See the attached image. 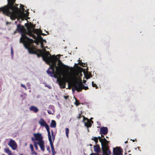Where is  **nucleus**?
Here are the masks:
<instances>
[{
    "mask_svg": "<svg viewBox=\"0 0 155 155\" xmlns=\"http://www.w3.org/2000/svg\"><path fill=\"white\" fill-rule=\"evenodd\" d=\"M51 133H52L51 134H52V137L53 139L54 138V137L53 135V132L52 130H51Z\"/></svg>",
    "mask_w": 155,
    "mask_h": 155,
    "instance_id": "obj_38",
    "label": "nucleus"
},
{
    "mask_svg": "<svg viewBox=\"0 0 155 155\" xmlns=\"http://www.w3.org/2000/svg\"><path fill=\"white\" fill-rule=\"evenodd\" d=\"M46 86L48 88H49V89H51V86H49V85H46Z\"/></svg>",
    "mask_w": 155,
    "mask_h": 155,
    "instance_id": "obj_43",
    "label": "nucleus"
},
{
    "mask_svg": "<svg viewBox=\"0 0 155 155\" xmlns=\"http://www.w3.org/2000/svg\"><path fill=\"white\" fill-rule=\"evenodd\" d=\"M109 142H104L101 144V149L102 151H107L109 153H111L108 147Z\"/></svg>",
    "mask_w": 155,
    "mask_h": 155,
    "instance_id": "obj_6",
    "label": "nucleus"
},
{
    "mask_svg": "<svg viewBox=\"0 0 155 155\" xmlns=\"http://www.w3.org/2000/svg\"><path fill=\"white\" fill-rule=\"evenodd\" d=\"M75 88H74V87L72 89L73 92L74 93V90Z\"/></svg>",
    "mask_w": 155,
    "mask_h": 155,
    "instance_id": "obj_44",
    "label": "nucleus"
},
{
    "mask_svg": "<svg viewBox=\"0 0 155 155\" xmlns=\"http://www.w3.org/2000/svg\"><path fill=\"white\" fill-rule=\"evenodd\" d=\"M48 109H50L51 110H52L53 111H54V106L53 105H50L49 106Z\"/></svg>",
    "mask_w": 155,
    "mask_h": 155,
    "instance_id": "obj_26",
    "label": "nucleus"
},
{
    "mask_svg": "<svg viewBox=\"0 0 155 155\" xmlns=\"http://www.w3.org/2000/svg\"><path fill=\"white\" fill-rule=\"evenodd\" d=\"M56 126V123L55 120H52L50 126L52 128H55Z\"/></svg>",
    "mask_w": 155,
    "mask_h": 155,
    "instance_id": "obj_15",
    "label": "nucleus"
},
{
    "mask_svg": "<svg viewBox=\"0 0 155 155\" xmlns=\"http://www.w3.org/2000/svg\"><path fill=\"white\" fill-rule=\"evenodd\" d=\"M38 142H36L35 141H34V145H38V144L39 146H40L41 149L42 150V151H44L45 150L44 148V143H39V141H38Z\"/></svg>",
    "mask_w": 155,
    "mask_h": 155,
    "instance_id": "obj_11",
    "label": "nucleus"
},
{
    "mask_svg": "<svg viewBox=\"0 0 155 155\" xmlns=\"http://www.w3.org/2000/svg\"><path fill=\"white\" fill-rule=\"evenodd\" d=\"M31 140H32L34 142V141H35V138H34L33 137H32L31 138Z\"/></svg>",
    "mask_w": 155,
    "mask_h": 155,
    "instance_id": "obj_41",
    "label": "nucleus"
},
{
    "mask_svg": "<svg viewBox=\"0 0 155 155\" xmlns=\"http://www.w3.org/2000/svg\"><path fill=\"white\" fill-rule=\"evenodd\" d=\"M29 110L35 113H37L39 110L38 108L35 106H31L29 108Z\"/></svg>",
    "mask_w": 155,
    "mask_h": 155,
    "instance_id": "obj_13",
    "label": "nucleus"
},
{
    "mask_svg": "<svg viewBox=\"0 0 155 155\" xmlns=\"http://www.w3.org/2000/svg\"><path fill=\"white\" fill-rule=\"evenodd\" d=\"M89 145H90V146H92V144H90Z\"/></svg>",
    "mask_w": 155,
    "mask_h": 155,
    "instance_id": "obj_51",
    "label": "nucleus"
},
{
    "mask_svg": "<svg viewBox=\"0 0 155 155\" xmlns=\"http://www.w3.org/2000/svg\"><path fill=\"white\" fill-rule=\"evenodd\" d=\"M38 123L41 126L43 127H45L47 125H48L42 118H41L40 119Z\"/></svg>",
    "mask_w": 155,
    "mask_h": 155,
    "instance_id": "obj_14",
    "label": "nucleus"
},
{
    "mask_svg": "<svg viewBox=\"0 0 155 155\" xmlns=\"http://www.w3.org/2000/svg\"><path fill=\"white\" fill-rule=\"evenodd\" d=\"M16 31L21 34L20 43L23 44L25 48L28 50L30 54H36L38 57H42L43 60L50 66L47 71V74L56 79L57 83L58 82V54L56 56L54 55L52 56L46 51L44 53L41 50L31 46L33 43V40L25 35L26 30L24 26L20 24L17 25Z\"/></svg>",
    "mask_w": 155,
    "mask_h": 155,
    "instance_id": "obj_1",
    "label": "nucleus"
},
{
    "mask_svg": "<svg viewBox=\"0 0 155 155\" xmlns=\"http://www.w3.org/2000/svg\"><path fill=\"white\" fill-rule=\"evenodd\" d=\"M68 97H64L65 99H66H66H68Z\"/></svg>",
    "mask_w": 155,
    "mask_h": 155,
    "instance_id": "obj_50",
    "label": "nucleus"
},
{
    "mask_svg": "<svg viewBox=\"0 0 155 155\" xmlns=\"http://www.w3.org/2000/svg\"><path fill=\"white\" fill-rule=\"evenodd\" d=\"M50 143V144L51 145V149L52 151H53L54 150V148L53 145V143L52 142V140L49 141Z\"/></svg>",
    "mask_w": 155,
    "mask_h": 155,
    "instance_id": "obj_18",
    "label": "nucleus"
},
{
    "mask_svg": "<svg viewBox=\"0 0 155 155\" xmlns=\"http://www.w3.org/2000/svg\"><path fill=\"white\" fill-rule=\"evenodd\" d=\"M90 155H99V154L97 153H92L90 154Z\"/></svg>",
    "mask_w": 155,
    "mask_h": 155,
    "instance_id": "obj_32",
    "label": "nucleus"
},
{
    "mask_svg": "<svg viewBox=\"0 0 155 155\" xmlns=\"http://www.w3.org/2000/svg\"><path fill=\"white\" fill-rule=\"evenodd\" d=\"M97 138H98V139H99V140H100V139H101V138H102L101 137H100V136L98 137Z\"/></svg>",
    "mask_w": 155,
    "mask_h": 155,
    "instance_id": "obj_45",
    "label": "nucleus"
},
{
    "mask_svg": "<svg viewBox=\"0 0 155 155\" xmlns=\"http://www.w3.org/2000/svg\"><path fill=\"white\" fill-rule=\"evenodd\" d=\"M69 133V129L68 128H66L65 129V133L66 134V136L68 138V134Z\"/></svg>",
    "mask_w": 155,
    "mask_h": 155,
    "instance_id": "obj_19",
    "label": "nucleus"
},
{
    "mask_svg": "<svg viewBox=\"0 0 155 155\" xmlns=\"http://www.w3.org/2000/svg\"><path fill=\"white\" fill-rule=\"evenodd\" d=\"M45 127L46 129V130H47L48 132H50L49 127L48 124Z\"/></svg>",
    "mask_w": 155,
    "mask_h": 155,
    "instance_id": "obj_27",
    "label": "nucleus"
},
{
    "mask_svg": "<svg viewBox=\"0 0 155 155\" xmlns=\"http://www.w3.org/2000/svg\"><path fill=\"white\" fill-rule=\"evenodd\" d=\"M94 149L95 152L99 154L101 150L100 146L99 145L97 144L96 145L94 146Z\"/></svg>",
    "mask_w": 155,
    "mask_h": 155,
    "instance_id": "obj_12",
    "label": "nucleus"
},
{
    "mask_svg": "<svg viewBox=\"0 0 155 155\" xmlns=\"http://www.w3.org/2000/svg\"><path fill=\"white\" fill-rule=\"evenodd\" d=\"M31 154H35V155H37V153L35 151L34 149L32 150H31Z\"/></svg>",
    "mask_w": 155,
    "mask_h": 155,
    "instance_id": "obj_25",
    "label": "nucleus"
},
{
    "mask_svg": "<svg viewBox=\"0 0 155 155\" xmlns=\"http://www.w3.org/2000/svg\"><path fill=\"white\" fill-rule=\"evenodd\" d=\"M20 155H23L22 154H21Z\"/></svg>",
    "mask_w": 155,
    "mask_h": 155,
    "instance_id": "obj_54",
    "label": "nucleus"
},
{
    "mask_svg": "<svg viewBox=\"0 0 155 155\" xmlns=\"http://www.w3.org/2000/svg\"><path fill=\"white\" fill-rule=\"evenodd\" d=\"M74 87L75 90L77 91L78 92L82 90V83H78L74 85Z\"/></svg>",
    "mask_w": 155,
    "mask_h": 155,
    "instance_id": "obj_10",
    "label": "nucleus"
},
{
    "mask_svg": "<svg viewBox=\"0 0 155 155\" xmlns=\"http://www.w3.org/2000/svg\"><path fill=\"white\" fill-rule=\"evenodd\" d=\"M88 130V132H89V129H88V130Z\"/></svg>",
    "mask_w": 155,
    "mask_h": 155,
    "instance_id": "obj_55",
    "label": "nucleus"
},
{
    "mask_svg": "<svg viewBox=\"0 0 155 155\" xmlns=\"http://www.w3.org/2000/svg\"><path fill=\"white\" fill-rule=\"evenodd\" d=\"M47 150H48L49 152H51L50 147L49 146L47 147Z\"/></svg>",
    "mask_w": 155,
    "mask_h": 155,
    "instance_id": "obj_37",
    "label": "nucleus"
},
{
    "mask_svg": "<svg viewBox=\"0 0 155 155\" xmlns=\"http://www.w3.org/2000/svg\"><path fill=\"white\" fill-rule=\"evenodd\" d=\"M103 139V143L104 142H109L108 141H107V140L104 137V138H102Z\"/></svg>",
    "mask_w": 155,
    "mask_h": 155,
    "instance_id": "obj_33",
    "label": "nucleus"
},
{
    "mask_svg": "<svg viewBox=\"0 0 155 155\" xmlns=\"http://www.w3.org/2000/svg\"><path fill=\"white\" fill-rule=\"evenodd\" d=\"M21 87L24 88L25 89H26V90L27 89V88H26V86L22 84H21Z\"/></svg>",
    "mask_w": 155,
    "mask_h": 155,
    "instance_id": "obj_34",
    "label": "nucleus"
},
{
    "mask_svg": "<svg viewBox=\"0 0 155 155\" xmlns=\"http://www.w3.org/2000/svg\"><path fill=\"white\" fill-rule=\"evenodd\" d=\"M26 144H26V143H25V145H26Z\"/></svg>",
    "mask_w": 155,
    "mask_h": 155,
    "instance_id": "obj_57",
    "label": "nucleus"
},
{
    "mask_svg": "<svg viewBox=\"0 0 155 155\" xmlns=\"http://www.w3.org/2000/svg\"><path fill=\"white\" fill-rule=\"evenodd\" d=\"M92 86L94 87H96V88H97V85L96 84L94 83V82L93 81L92 82Z\"/></svg>",
    "mask_w": 155,
    "mask_h": 155,
    "instance_id": "obj_29",
    "label": "nucleus"
},
{
    "mask_svg": "<svg viewBox=\"0 0 155 155\" xmlns=\"http://www.w3.org/2000/svg\"><path fill=\"white\" fill-rule=\"evenodd\" d=\"M64 97H69L68 96H64Z\"/></svg>",
    "mask_w": 155,
    "mask_h": 155,
    "instance_id": "obj_49",
    "label": "nucleus"
},
{
    "mask_svg": "<svg viewBox=\"0 0 155 155\" xmlns=\"http://www.w3.org/2000/svg\"><path fill=\"white\" fill-rule=\"evenodd\" d=\"M75 100V104L76 106H78L80 104V103L79 102V101L78 100L76 97H74Z\"/></svg>",
    "mask_w": 155,
    "mask_h": 155,
    "instance_id": "obj_20",
    "label": "nucleus"
},
{
    "mask_svg": "<svg viewBox=\"0 0 155 155\" xmlns=\"http://www.w3.org/2000/svg\"><path fill=\"white\" fill-rule=\"evenodd\" d=\"M81 66L82 67H86V64L85 63H81Z\"/></svg>",
    "mask_w": 155,
    "mask_h": 155,
    "instance_id": "obj_31",
    "label": "nucleus"
},
{
    "mask_svg": "<svg viewBox=\"0 0 155 155\" xmlns=\"http://www.w3.org/2000/svg\"><path fill=\"white\" fill-rule=\"evenodd\" d=\"M8 4L0 8V13L10 17L12 20L17 18L21 11L18 7V4L15 3L16 0H7Z\"/></svg>",
    "mask_w": 155,
    "mask_h": 155,
    "instance_id": "obj_2",
    "label": "nucleus"
},
{
    "mask_svg": "<svg viewBox=\"0 0 155 155\" xmlns=\"http://www.w3.org/2000/svg\"><path fill=\"white\" fill-rule=\"evenodd\" d=\"M8 145L13 150H15L17 148V145L16 143L14 140L12 139L8 143Z\"/></svg>",
    "mask_w": 155,
    "mask_h": 155,
    "instance_id": "obj_7",
    "label": "nucleus"
},
{
    "mask_svg": "<svg viewBox=\"0 0 155 155\" xmlns=\"http://www.w3.org/2000/svg\"><path fill=\"white\" fill-rule=\"evenodd\" d=\"M33 135L35 138V140L36 141H39V143H44V141L43 140V137L41 134L39 133H34Z\"/></svg>",
    "mask_w": 155,
    "mask_h": 155,
    "instance_id": "obj_4",
    "label": "nucleus"
},
{
    "mask_svg": "<svg viewBox=\"0 0 155 155\" xmlns=\"http://www.w3.org/2000/svg\"><path fill=\"white\" fill-rule=\"evenodd\" d=\"M127 142V141H126V142H125V143H126Z\"/></svg>",
    "mask_w": 155,
    "mask_h": 155,
    "instance_id": "obj_53",
    "label": "nucleus"
},
{
    "mask_svg": "<svg viewBox=\"0 0 155 155\" xmlns=\"http://www.w3.org/2000/svg\"><path fill=\"white\" fill-rule=\"evenodd\" d=\"M101 138H104V136H103V135L102 134H101Z\"/></svg>",
    "mask_w": 155,
    "mask_h": 155,
    "instance_id": "obj_47",
    "label": "nucleus"
},
{
    "mask_svg": "<svg viewBox=\"0 0 155 155\" xmlns=\"http://www.w3.org/2000/svg\"><path fill=\"white\" fill-rule=\"evenodd\" d=\"M52 155H54L55 154V153H56V152L55 151V150H54V151H52Z\"/></svg>",
    "mask_w": 155,
    "mask_h": 155,
    "instance_id": "obj_42",
    "label": "nucleus"
},
{
    "mask_svg": "<svg viewBox=\"0 0 155 155\" xmlns=\"http://www.w3.org/2000/svg\"><path fill=\"white\" fill-rule=\"evenodd\" d=\"M133 142H134V140H133Z\"/></svg>",
    "mask_w": 155,
    "mask_h": 155,
    "instance_id": "obj_56",
    "label": "nucleus"
},
{
    "mask_svg": "<svg viewBox=\"0 0 155 155\" xmlns=\"http://www.w3.org/2000/svg\"><path fill=\"white\" fill-rule=\"evenodd\" d=\"M103 153L102 155H110L111 153H109L107 151H103Z\"/></svg>",
    "mask_w": 155,
    "mask_h": 155,
    "instance_id": "obj_22",
    "label": "nucleus"
},
{
    "mask_svg": "<svg viewBox=\"0 0 155 155\" xmlns=\"http://www.w3.org/2000/svg\"><path fill=\"white\" fill-rule=\"evenodd\" d=\"M108 133V128L106 127H102L100 128V134H101L106 135Z\"/></svg>",
    "mask_w": 155,
    "mask_h": 155,
    "instance_id": "obj_9",
    "label": "nucleus"
},
{
    "mask_svg": "<svg viewBox=\"0 0 155 155\" xmlns=\"http://www.w3.org/2000/svg\"><path fill=\"white\" fill-rule=\"evenodd\" d=\"M88 89V87L87 86H85L84 84H82V89H84L85 90H87V89Z\"/></svg>",
    "mask_w": 155,
    "mask_h": 155,
    "instance_id": "obj_24",
    "label": "nucleus"
},
{
    "mask_svg": "<svg viewBox=\"0 0 155 155\" xmlns=\"http://www.w3.org/2000/svg\"><path fill=\"white\" fill-rule=\"evenodd\" d=\"M24 7V6L23 5H21V4L20 5V9H21L22 10V11H23V12H24L25 10V9L23 8Z\"/></svg>",
    "mask_w": 155,
    "mask_h": 155,
    "instance_id": "obj_28",
    "label": "nucleus"
},
{
    "mask_svg": "<svg viewBox=\"0 0 155 155\" xmlns=\"http://www.w3.org/2000/svg\"><path fill=\"white\" fill-rule=\"evenodd\" d=\"M2 155H4V154H3Z\"/></svg>",
    "mask_w": 155,
    "mask_h": 155,
    "instance_id": "obj_59",
    "label": "nucleus"
},
{
    "mask_svg": "<svg viewBox=\"0 0 155 155\" xmlns=\"http://www.w3.org/2000/svg\"><path fill=\"white\" fill-rule=\"evenodd\" d=\"M34 146H35V149L36 150H37L38 149V145H35Z\"/></svg>",
    "mask_w": 155,
    "mask_h": 155,
    "instance_id": "obj_39",
    "label": "nucleus"
},
{
    "mask_svg": "<svg viewBox=\"0 0 155 155\" xmlns=\"http://www.w3.org/2000/svg\"><path fill=\"white\" fill-rule=\"evenodd\" d=\"M91 140H94L96 144H97L98 142V140L97 137H93L91 138Z\"/></svg>",
    "mask_w": 155,
    "mask_h": 155,
    "instance_id": "obj_17",
    "label": "nucleus"
},
{
    "mask_svg": "<svg viewBox=\"0 0 155 155\" xmlns=\"http://www.w3.org/2000/svg\"><path fill=\"white\" fill-rule=\"evenodd\" d=\"M61 55L59 54V85L61 88H64L67 83L68 84L72 80V76L69 74H67L63 76L61 80H60L61 76L59 71V68H61L67 72H69L70 68L64 65L60 59Z\"/></svg>",
    "mask_w": 155,
    "mask_h": 155,
    "instance_id": "obj_3",
    "label": "nucleus"
},
{
    "mask_svg": "<svg viewBox=\"0 0 155 155\" xmlns=\"http://www.w3.org/2000/svg\"><path fill=\"white\" fill-rule=\"evenodd\" d=\"M81 114H82V113H81V114H79L78 116L77 117V118L79 120V119H80L81 118Z\"/></svg>",
    "mask_w": 155,
    "mask_h": 155,
    "instance_id": "obj_30",
    "label": "nucleus"
},
{
    "mask_svg": "<svg viewBox=\"0 0 155 155\" xmlns=\"http://www.w3.org/2000/svg\"><path fill=\"white\" fill-rule=\"evenodd\" d=\"M100 142L101 143V144L103 143V139L102 138L99 140Z\"/></svg>",
    "mask_w": 155,
    "mask_h": 155,
    "instance_id": "obj_36",
    "label": "nucleus"
},
{
    "mask_svg": "<svg viewBox=\"0 0 155 155\" xmlns=\"http://www.w3.org/2000/svg\"><path fill=\"white\" fill-rule=\"evenodd\" d=\"M16 22H16V21H15V23H16Z\"/></svg>",
    "mask_w": 155,
    "mask_h": 155,
    "instance_id": "obj_58",
    "label": "nucleus"
},
{
    "mask_svg": "<svg viewBox=\"0 0 155 155\" xmlns=\"http://www.w3.org/2000/svg\"><path fill=\"white\" fill-rule=\"evenodd\" d=\"M11 54H12V55L13 54V51L12 48V47L11 48Z\"/></svg>",
    "mask_w": 155,
    "mask_h": 155,
    "instance_id": "obj_40",
    "label": "nucleus"
},
{
    "mask_svg": "<svg viewBox=\"0 0 155 155\" xmlns=\"http://www.w3.org/2000/svg\"><path fill=\"white\" fill-rule=\"evenodd\" d=\"M123 150L121 147H116L113 149V155H122Z\"/></svg>",
    "mask_w": 155,
    "mask_h": 155,
    "instance_id": "obj_5",
    "label": "nucleus"
},
{
    "mask_svg": "<svg viewBox=\"0 0 155 155\" xmlns=\"http://www.w3.org/2000/svg\"><path fill=\"white\" fill-rule=\"evenodd\" d=\"M30 148L31 150H32L33 149H34L33 146L32 144H31L30 145Z\"/></svg>",
    "mask_w": 155,
    "mask_h": 155,
    "instance_id": "obj_35",
    "label": "nucleus"
},
{
    "mask_svg": "<svg viewBox=\"0 0 155 155\" xmlns=\"http://www.w3.org/2000/svg\"><path fill=\"white\" fill-rule=\"evenodd\" d=\"M16 32H17L16 31H14V34H15Z\"/></svg>",
    "mask_w": 155,
    "mask_h": 155,
    "instance_id": "obj_48",
    "label": "nucleus"
},
{
    "mask_svg": "<svg viewBox=\"0 0 155 155\" xmlns=\"http://www.w3.org/2000/svg\"><path fill=\"white\" fill-rule=\"evenodd\" d=\"M5 153H8V155H12V154L11 151L8 148H5Z\"/></svg>",
    "mask_w": 155,
    "mask_h": 155,
    "instance_id": "obj_16",
    "label": "nucleus"
},
{
    "mask_svg": "<svg viewBox=\"0 0 155 155\" xmlns=\"http://www.w3.org/2000/svg\"><path fill=\"white\" fill-rule=\"evenodd\" d=\"M48 140H49V141L52 140L51 137V134H50V132H48Z\"/></svg>",
    "mask_w": 155,
    "mask_h": 155,
    "instance_id": "obj_21",
    "label": "nucleus"
},
{
    "mask_svg": "<svg viewBox=\"0 0 155 155\" xmlns=\"http://www.w3.org/2000/svg\"><path fill=\"white\" fill-rule=\"evenodd\" d=\"M83 121L84 122L85 126L87 128L91 127L92 124H91L90 120L87 118L83 116Z\"/></svg>",
    "mask_w": 155,
    "mask_h": 155,
    "instance_id": "obj_8",
    "label": "nucleus"
},
{
    "mask_svg": "<svg viewBox=\"0 0 155 155\" xmlns=\"http://www.w3.org/2000/svg\"><path fill=\"white\" fill-rule=\"evenodd\" d=\"M91 122L92 123H93V121L91 120Z\"/></svg>",
    "mask_w": 155,
    "mask_h": 155,
    "instance_id": "obj_52",
    "label": "nucleus"
},
{
    "mask_svg": "<svg viewBox=\"0 0 155 155\" xmlns=\"http://www.w3.org/2000/svg\"><path fill=\"white\" fill-rule=\"evenodd\" d=\"M48 114H53V113H54V111H53L52 110H51L50 109L48 110Z\"/></svg>",
    "mask_w": 155,
    "mask_h": 155,
    "instance_id": "obj_23",
    "label": "nucleus"
},
{
    "mask_svg": "<svg viewBox=\"0 0 155 155\" xmlns=\"http://www.w3.org/2000/svg\"><path fill=\"white\" fill-rule=\"evenodd\" d=\"M86 78L87 79H88L89 78V77L88 76H87L86 77Z\"/></svg>",
    "mask_w": 155,
    "mask_h": 155,
    "instance_id": "obj_46",
    "label": "nucleus"
}]
</instances>
